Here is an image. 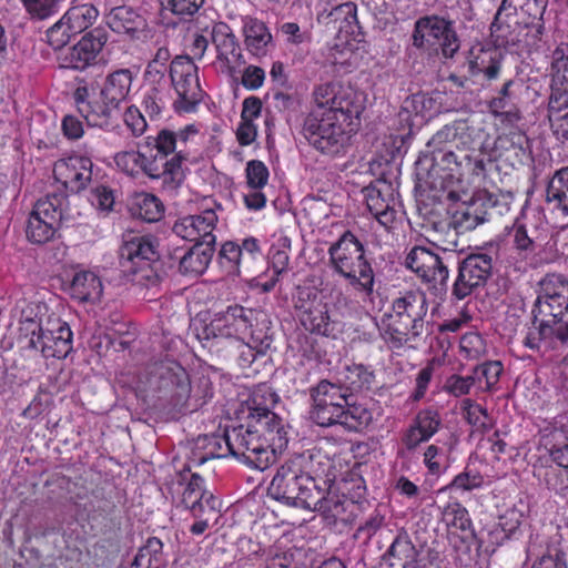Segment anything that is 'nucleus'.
Here are the masks:
<instances>
[{
    "mask_svg": "<svg viewBox=\"0 0 568 568\" xmlns=\"http://www.w3.org/2000/svg\"><path fill=\"white\" fill-rule=\"evenodd\" d=\"M312 100L313 106L303 122L305 139L323 154L344 153L364 110L359 94L351 88L327 82L314 88Z\"/></svg>",
    "mask_w": 568,
    "mask_h": 568,
    "instance_id": "obj_1",
    "label": "nucleus"
},
{
    "mask_svg": "<svg viewBox=\"0 0 568 568\" xmlns=\"http://www.w3.org/2000/svg\"><path fill=\"white\" fill-rule=\"evenodd\" d=\"M199 134L200 125L195 123L178 131L161 129L155 135L146 136L140 150L118 152L115 165L130 176L143 173L150 179H162L171 190L178 189L185 179L184 165L190 162Z\"/></svg>",
    "mask_w": 568,
    "mask_h": 568,
    "instance_id": "obj_2",
    "label": "nucleus"
},
{
    "mask_svg": "<svg viewBox=\"0 0 568 568\" xmlns=\"http://www.w3.org/2000/svg\"><path fill=\"white\" fill-rule=\"evenodd\" d=\"M134 73L129 68L111 70L101 84L89 83L75 78L77 87L72 98L79 114L89 126L113 131L119 126L121 105L128 100Z\"/></svg>",
    "mask_w": 568,
    "mask_h": 568,
    "instance_id": "obj_3",
    "label": "nucleus"
},
{
    "mask_svg": "<svg viewBox=\"0 0 568 568\" xmlns=\"http://www.w3.org/2000/svg\"><path fill=\"white\" fill-rule=\"evenodd\" d=\"M531 326L523 339L525 347L539 351L541 345L551 347L556 341H568V278L547 275L534 303Z\"/></svg>",
    "mask_w": 568,
    "mask_h": 568,
    "instance_id": "obj_4",
    "label": "nucleus"
},
{
    "mask_svg": "<svg viewBox=\"0 0 568 568\" xmlns=\"http://www.w3.org/2000/svg\"><path fill=\"white\" fill-rule=\"evenodd\" d=\"M428 308L427 294L419 288L405 291L393 298L389 312L383 315L378 326L386 347L396 354L416 349L430 323Z\"/></svg>",
    "mask_w": 568,
    "mask_h": 568,
    "instance_id": "obj_5",
    "label": "nucleus"
},
{
    "mask_svg": "<svg viewBox=\"0 0 568 568\" xmlns=\"http://www.w3.org/2000/svg\"><path fill=\"white\" fill-rule=\"evenodd\" d=\"M17 341L22 347L40 351L45 358H65L73 347L69 324L48 313L44 304H30L21 312Z\"/></svg>",
    "mask_w": 568,
    "mask_h": 568,
    "instance_id": "obj_6",
    "label": "nucleus"
},
{
    "mask_svg": "<svg viewBox=\"0 0 568 568\" xmlns=\"http://www.w3.org/2000/svg\"><path fill=\"white\" fill-rule=\"evenodd\" d=\"M192 464L185 463L179 471L175 491L176 507L189 511L193 523L189 527L192 536H202L215 528L222 517V503L205 488V480L193 473Z\"/></svg>",
    "mask_w": 568,
    "mask_h": 568,
    "instance_id": "obj_7",
    "label": "nucleus"
},
{
    "mask_svg": "<svg viewBox=\"0 0 568 568\" xmlns=\"http://www.w3.org/2000/svg\"><path fill=\"white\" fill-rule=\"evenodd\" d=\"M245 450V464L258 470H265L275 463L288 444L287 426L277 415L247 420L240 425Z\"/></svg>",
    "mask_w": 568,
    "mask_h": 568,
    "instance_id": "obj_8",
    "label": "nucleus"
},
{
    "mask_svg": "<svg viewBox=\"0 0 568 568\" xmlns=\"http://www.w3.org/2000/svg\"><path fill=\"white\" fill-rule=\"evenodd\" d=\"M329 265L335 274L364 297L374 292L375 273L364 244L351 231H345L328 247Z\"/></svg>",
    "mask_w": 568,
    "mask_h": 568,
    "instance_id": "obj_9",
    "label": "nucleus"
},
{
    "mask_svg": "<svg viewBox=\"0 0 568 568\" xmlns=\"http://www.w3.org/2000/svg\"><path fill=\"white\" fill-rule=\"evenodd\" d=\"M119 262L134 284L153 287L161 281L159 243L152 235L134 232L124 234L119 248Z\"/></svg>",
    "mask_w": 568,
    "mask_h": 568,
    "instance_id": "obj_10",
    "label": "nucleus"
},
{
    "mask_svg": "<svg viewBox=\"0 0 568 568\" xmlns=\"http://www.w3.org/2000/svg\"><path fill=\"white\" fill-rule=\"evenodd\" d=\"M254 321V308L234 304L212 318L209 324L194 326L195 336L209 353L225 352L233 339H244Z\"/></svg>",
    "mask_w": 568,
    "mask_h": 568,
    "instance_id": "obj_11",
    "label": "nucleus"
},
{
    "mask_svg": "<svg viewBox=\"0 0 568 568\" xmlns=\"http://www.w3.org/2000/svg\"><path fill=\"white\" fill-rule=\"evenodd\" d=\"M493 130V125L485 121L459 119L444 125L437 131L430 139L428 145L449 144L460 153H474L478 151L480 154L486 155Z\"/></svg>",
    "mask_w": 568,
    "mask_h": 568,
    "instance_id": "obj_12",
    "label": "nucleus"
},
{
    "mask_svg": "<svg viewBox=\"0 0 568 568\" xmlns=\"http://www.w3.org/2000/svg\"><path fill=\"white\" fill-rule=\"evenodd\" d=\"M412 41L415 48L440 53L445 58H453L460 47L454 21L437 14L415 21Z\"/></svg>",
    "mask_w": 568,
    "mask_h": 568,
    "instance_id": "obj_13",
    "label": "nucleus"
},
{
    "mask_svg": "<svg viewBox=\"0 0 568 568\" xmlns=\"http://www.w3.org/2000/svg\"><path fill=\"white\" fill-rule=\"evenodd\" d=\"M296 308L301 324L312 334L336 338L343 333L344 324L338 313L310 290L298 293Z\"/></svg>",
    "mask_w": 568,
    "mask_h": 568,
    "instance_id": "obj_14",
    "label": "nucleus"
},
{
    "mask_svg": "<svg viewBox=\"0 0 568 568\" xmlns=\"http://www.w3.org/2000/svg\"><path fill=\"white\" fill-rule=\"evenodd\" d=\"M170 78L178 94L174 109L178 113H192L203 100L199 68L189 55H178L170 63Z\"/></svg>",
    "mask_w": 568,
    "mask_h": 568,
    "instance_id": "obj_15",
    "label": "nucleus"
},
{
    "mask_svg": "<svg viewBox=\"0 0 568 568\" xmlns=\"http://www.w3.org/2000/svg\"><path fill=\"white\" fill-rule=\"evenodd\" d=\"M243 435L239 426L225 429L223 434L199 436L187 458L189 464L199 467L207 460L233 456L245 463Z\"/></svg>",
    "mask_w": 568,
    "mask_h": 568,
    "instance_id": "obj_16",
    "label": "nucleus"
},
{
    "mask_svg": "<svg viewBox=\"0 0 568 568\" xmlns=\"http://www.w3.org/2000/svg\"><path fill=\"white\" fill-rule=\"evenodd\" d=\"M152 377L159 397L175 408L185 407L192 390L187 371L176 361H162L155 365Z\"/></svg>",
    "mask_w": 568,
    "mask_h": 568,
    "instance_id": "obj_17",
    "label": "nucleus"
},
{
    "mask_svg": "<svg viewBox=\"0 0 568 568\" xmlns=\"http://www.w3.org/2000/svg\"><path fill=\"white\" fill-rule=\"evenodd\" d=\"M495 262L496 257L489 252L470 253L460 260L452 295L457 300H464L484 288L493 276Z\"/></svg>",
    "mask_w": 568,
    "mask_h": 568,
    "instance_id": "obj_18",
    "label": "nucleus"
},
{
    "mask_svg": "<svg viewBox=\"0 0 568 568\" xmlns=\"http://www.w3.org/2000/svg\"><path fill=\"white\" fill-rule=\"evenodd\" d=\"M312 399L311 418L321 427H331L339 422L347 406L348 393L342 385L322 379L310 389Z\"/></svg>",
    "mask_w": 568,
    "mask_h": 568,
    "instance_id": "obj_19",
    "label": "nucleus"
},
{
    "mask_svg": "<svg viewBox=\"0 0 568 568\" xmlns=\"http://www.w3.org/2000/svg\"><path fill=\"white\" fill-rule=\"evenodd\" d=\"M548 0H503L495 19L491 23V32L495 34L496 40L501 45L515 44L520 41L518 38L513 37L509 31L511 23H518L516 12L519 10L521 14L531 19L530 23L541 21L547 8Z\"/></svg>",
    "mask_w": 568,
    "mask_h": 568,
    "instance_id": "obj_20",
    "label": "nucleus"
},
{
    "mask_svg": "<svg viewBox=\"0 0 568 568\" xmlns=\"http://www.w3.org/2000/svg\"><path fill=\"white\" fill-rule=\"evenodd\" d=\"M263 258L262 241L254 236H247L241 241H226L219 252V263L229 275L250 273Z\"/></svg>",
    "mask_w": 568,
    "mask_h": 568,
    "instance_id": "obj_21",
    "label": "nucleus"
},
{
    "mask_svg": "<svg viewBox=\"0 0 568 568\" xmlns=\"http://www.w3.org/2000/svg\"><path fill=\"white\" fill-rule=\"evenodd\" d=\"M405 265L433 288L442 291L447 287L449 270L443 258L432 250L414 246L406 255Z\"/></svg>",
    "mask_w": 568,
    "mask_h": 568,
    "instance_id": "obj_22",
    "label": "nucleus"
},
{
    "mask_svg": "<svg viewBox=\"0 0 568 568\" xmlns=\"http://www.w3.org/2000/svg\"><path fill=\"white\" fill-rule=\"evenodd\" d=\"M366 206L377 222L387 231L394 229V224L400 214V204L394 195L390 183L377 181L363 189Z\"/></svg>",
    "mask_w": 568,
    "mask_h": 568,
    "instance_id": "obj_23",
    "label": "nucleus"
},
{
    "mask_svg": "<svg viewBox=\"0 0 568 568\" xmlns=\"http://www.w3.org/2000/svg\"><path fill=\"white\" fill-rule=\"evenodd\" d=\"M108 41V32L103 28H94L87 32L61 58V67L84 71L97 63V59Z\"/></svg>",
    "mask_w": 568,
    "mask_h": 568,
    "instance_id": "obj_24",
    "label": "nucleus"
},
{
    "mask_svg": "<svg viewBox=\"0 0 568 568\" xmlns=\"http://www.w3.org/2000/svg\"><path fill=\"white\" fill-rule=\"evenodd\" d=\"M529 154L528 136L517 128L504 132L496 138L491 133L489 148L486 152L489 159L503 161L513 168L523 165L528 160Z\"/></svg>",
    "mask_w": 568,
    "mask_h": 568,
    "instance_id": "obj_25",
    "label": "nucleus"
},
{
    "mask_svg": "<svg viewBox=\"0 0 568 568\" xmlns=\"http://www.w3.org/2000/svg\"><path fill=\"white\" fill-rule=\"evenodd\" d=\"M93 162L83 155H70L57 160L53 164L54 180L70 193L83 191L92 180Z\"/></svg>",
    "mask_w": 568,
    "mask_h": 568,
    "instance_id": "obj_26",
    "label": "nucleus"
},
{
    "mask_svg": "<svg viewBox=\"0 0 568 568\" xmlns=\"http://www.w3.org/2000/svg\"><path fill=\"white\" fill-rule=\"evenodd\" d=\"M217 220L216 212L213 209H207L200 214L178 219L172 231L176 236L189 242H194V244L201 242L204 245H215L216 236L214 231Z\"/></svg>",
    "mask_w": 568,
    "mask_h": 568,
    "instance_id": "obj_27",
    "label": "nucleus"
},
{
    "mask_svg": "<svg viewBox=\"0 0 568 568\" xmlns=\"http://www.w3.org/2000/svg\"><path fill=\"white\" fill-rule=\"evenodd\" d=\"M290 458L305 477L310 476L320 480L336 481L338 476L342 475L339 458L331 457L322 448L306 449L302 453L293 454Z\"/></svg>",
    "mask_w": 568,
    "mask_h": 568,
    "instance_id": "obj_28",
    "label": "nucleus"
},
{
    "mask_svg": "<svg viewBox=\"0 0 568 568\" xmlns=\"http://www.w3.org/2000/svg\"><path fill=\"white\" fill-rule=\"evenodd\" d=\"M303 478V474L294 466L293 460L287 458L277 468L267 488L268 495L287 506L295 507Z\"/></svg>",
    "mask_w": 568,
    "mask_h": 568,
    "instance_id": "obj_29",
    "label": "nucleus"
},
{
    "mask_svg": "<svg viewBox=\"0 0 568 568\" xmlns=\"http://www.w3.org/2000/svg\"><path fill=\"white\" fill-rule=\"evenodd\" d=\"M244 45L256 58L265 57L273 47V37L266 23L254 17L243 18Z\"/></svg>",
    "mask_w": 568,
    "mask_h": 568,
    "instance_id": "obj_30",
    "label": "nucleus"
},
{
    "mask_svg": "<svg viewBox=\"0 0 568 568\" xmlns=\"http://www.w3.org/2000/svg\"><path fill=\"white\" fill-rule=\"evenodd\" d=\"M334 484L333 480L326 481L304 476L295 507L318 511L328 509L327 496Z\"/></svg>",
    "mask_w": 568,
    "mask_h": 568,
    "instance_id": "obj_31",
    "label": "nucleus"
},
{
    "mask_svg": "<svg viewBox=\"0 0 568 568\" xmlns=\"http://www.w3.org/2000/svg\"><path fill=\"white\" fill-rule=\"evenodd\" d=\"M388 568H416L417 550L407 532H399L383 555Z\"/></svg>",
    "mask_w": 568,
    "mask_h": 568,
    "instance_id": "obj_32",
    "label": "nucleus"
},
{
    "mask_svg": "<svg viewBox=\"0 0 568 568\" xmlns=\"http://www.w3.org/2000/svg\"><path fill=\"white\" fill-rule=\"evenodd\" d=\"M210 41L215 47L217 60L229 68L242 58L239 40L226 22L219 26L214 33L210 36Z\"/></svg>",
    "mask_w": 568,
    "mask_h": 568,
    "instance_id": "obj_33",
    "label": "nucleus"
},
{
    "mask_svg": "<svg viewBox=\"0 0 568 568\" xmlns=\"http://www.w3.org/2000/svg\"><path fill=\"white\" fill-rule=\"evenodd\" d=\"M549 94L568 95V42H560L550 53Z\"/></svg>",
    "mask_w": 568,
    "mask_h": 568,
    "instance_id": "obj_34",
    "label": "nucleus"
},
{
    "mask_svg": "<svg viewBox=\"0 0 568 568\" xmlns=\"http://www.w3.org/2000/svg\"><path fill=\"white\" fill-rule=\"evenodd\" d=\"M215 245L194 244L181 257L179 271L183 275L197 276L205 272L214 253Z\"/></svg>",
    "mask_w": 568,
    "mask_h": 568,
    "instance_id": "obj_35",
    "label": "nucleus"
},
{
    "mask_svg": "<svg viewBox=\"0 0 568 568\" xmlns=\"http://www.w3.org/2000/svg\"><path fill=\"white\" fill-rule=\"evenodd\" d=\"M442 521L452 535L462 534V538L473 536V521L467 508L459 501H449L442 511Z\"/></svg>",
    "mask_w": 568,
    "mask_h": 568,
    "instance_id": "obj_36",
    "label": "nucleus"
},
{
    "mask_svg": "<svg viewBox=\"0 0 568 568\" xmlns=\"http://www.w3.org/2000/svg\"><path fill=\"white\" fill-rule=\"evenodd\" d=\"M252 347L256 348L260 355L266 354L274 342V329L268 315L263 311L254 310V321L248 328L247 336Z\"/></svg>",
    "mask_w": 568,
    "mask_h": 568,
    "instance_id": "obj_37",
    "label": "nucleus"
},
{
    "mask_svg": "<svg viewBox=\"0 0 568 568\" xmlns=\"http://www.w3.org/2000/svg\"><path fill=\"white\" fill-rule=\"evenodd\" d=\"M102 282L91 271L77 272L70 284V295L80 302H95L102 296Z\"/></svg>",
    "mask_w": 568,
    "mask_h": 568,
    "instance_id": "obj_38",
    "label": "nucleus"
},
{
    "mask_svg": "<svg viewBox=\"0 0 568 568\" xmlns=\"http://www.w3.org/2000/svg\"><path fill=\"white\" fill-rule=\"evenodd\" d=\"M546 202L562 216H568V166L555 171L546 186Z\"/></svg>",
    "mask_w": 568,
    "mask_h": 568,
    "instance_id": "obj_39",
    "label": "nucleus"
},
{
    "mask_svg": "<svg viewBox=\"0 0 568 568\" xmlns=\"http://www.w3.org/2000/svg\"><path fill=\"white\" fill-rule=\"evenodd\" d=\"M503 67V55L494 49H480L469 60V72L471 75L481 74L486 81L499 79Z\"/></svg>",
    "mask_w": 568,
    "mask_h": 568,
    "instance_id": "obj_40",
    "label": "nucleus"
},
{
    "mask_svg": "<svg viewBox=\"0 0 568 568\" xmlns=\"http://www.w3.org/2000/svg\"><path fill=\"white\" fill-rule=\"evenodd\" d=\"M547 118L557 140H568V95L549 94Z\"/></svg>",
    "mask_w": 568,
    "mask_h": 568,
    "instance_id": "obj_41",
    "label": "nucleus"
},
{
    "mask_svg": "<svg viewBox=\"0 0 568 568\" xmlns=\"http://www.w3.org/2000/svg\"><path fill=\"white\" fill-rule=\"evenodd\" d=\"M343 416L336 425L342 426L347 432L361 433L364 432L373 422V410L366 403L349 402L347 396V406L343 409Z\"/></svg>",
    "mask_w": 568,
    "mask_h": 568,
    "instance_id": "obj_42",
    "label": "nucleus"
},
{
    "mask_svg": "<svg viewBox=\"0 0 568 568\" xmlns=\"http://www.w3.org/2000/svg\"><path fill=\"white\" fill-rule=\"evenodd\" d=\"M99 10L90 2L73 0L71 7L61 17L77 36L89 29L98 19Z\"/></svg>",
    "mask_w": 568,
    "mask_h": 568,
    "instance_id": "obj_43",
    "label": "nucleus"
},
{
    "mask_svg": "<svg viewBox=\"0 0 568 568\" xmlns=\"http://www.w3.org/2000/svg\"><path fill=\"white\" fill-rule=\"evenodd\" d=\"M375 378V374L364 364L352 363L345 365L338 372V385L348 392H358L364 388L369 389Z\"/></svg>",
    "mask_w": 568,
    "mask_h": 568,
    "instance_id": "obj_44",
    "label": "nucleus"
},
{
    "mask_svg": "<svg viewBox=\"0 0 568 568\" xmlns=\"http://www.w3.org/2000/svg\"><path fill=\"white\" fill-rule=\"evenodd\" d=\"M165 566L163 542L158 537H150L139 548L130 568H165Z\"/></svg>",
    "mask_w": 568,
    "mask_h": 568,
    "instance_id": "obj_45",
    "label": "nucleus"
},
{
    "mask_svg": "<svg viewBox=\"0 0 568 568\" xmlns=\"http://www.w3.org/2000/svg\"><path fill=\"white\" fill-rule=\"evenodd\" d=\"M433 160L440 170L447 171L446 178H463L465 153L457 154L449 144L433 145Z\"/></svg>",
    "mask_w": 568,
    "mask_h": 568,
    "instance_id": "obj_46",
    "label": "nucleus"
},
{
    "mask_svg": "<svg viewBox=\"0 0 568 568\" xmlns=\"http://www.w3.org/2000/svg\"><path fill=\"white\" fill-rule=\"evenodd\" d=\"M278 397L267 385H258L251 394L247 404L250 414L247 420L255 418H266L268 415H276L272 407L276 404Z\"/></svg>",
    "mask_w": 568,
    "mask_h": 568,
    "instance_id": "obj_47",
    "label": "nucleus"
},
{
    "mask_svg": "<svg viewBox=\"0 0 568 568\" xmlns=\"http://www.w3.org/2000/svg\"><path fill=\"white\" fill-rule=\"evenodd\" d=\"M67 204V195L61 192H54L47 194L42 199H39L34 204L32 211H34L38 215H42V217H45L55 225L60 226V222L63 217Z\"/></svg>",
    "mask_w": 568,
    "mask_h": 568,
    "instance_id": "obj_48",
    "label": "nucleus"
},
{
    "mask_svg": "<svg viewBox=\"0 0 568 568\" xmlns=\"http://www.w3.org/2000/svg\"><path fill=\"white\" fill-rule=\"evenodd\" d=\"M108 19L109 27L116 33L133 34L142 23L141 16L126 6L112 9Z\"/></svg>",
    "mask_w": 568,
    "mask_h": 568,
    "instance_id": "obj_49",
    "label": "nucleus"
},
{
    "mask_svg": "<svg viewBox=\"0 0 568 568\" xmlns=\"http://www.w3.org/2000/svg\"><path fill=\"white\" fill-rule=\"evenodd\" d=\"M463 416L475 432L485 434L494 426L493 419L487 409L470 398L462 400Z\"/></svg>",
    "mask_w": 568,
    "mask_h": 568,
    "instance_id": "obj_50",
    "label": "nucleus"
},
{
    "mask_svg": "<svg viewBox=\"0 0 568 568\" xmlns=\"http://www.w3.org/2000/svg\"><path fill=\"white\" fill-rule=\"evenodd\" d=\"M134 215L144 222L154 223L163 217L164 205L154 194L141 193L135 197Z\"/></svg>",
    "mask_w": 568,
    "mask_h": 568,
    "instance_id": "obj_51",
    "label": "nucleus"
},
{
    "mask_svg": "<svg viewBox=\"0 0 568 568\" xmlns=\"http://www.w3.org/2000/svg\"><path fill=\"white\" fill-rule=\"evenodd\" d=\"M58 229V225L31 211L28 217L26 234L30 242L44 244L53 239Z\"/></svg>",
    "mask_w": 568,
    "mask_h": 568,
    "instance_id": "obj_52",
    "label": "nucleus"
},
{
    "mask_svg": "<svg viewBox=\"0 0 568 568\" xmlns=\"http://www.w3.org/2000/svg\"><path fill=\"white\" fill-rule=\"evenodd\" d=\"M245 339H233L232 346L225 348V352L211 354L222 359L234 358L241 368H247L254 363L260 353Z\"/></svg>",
    "mask_w": 568,
    "mask_h": 568,
    "instance_id": "obj_53",
    "label": "nucleus"
},
{
    "mask_svg": "<svg viewBox=\"0 0 568 568\" xmlns=\"http://www.w3.org/2000/svg\"><path fill=\"white\" fill-rule=\"evenodd\" d=\"M509 234L513 237V247L521 258L527 260L535 255L537 245L534 239L528 234L525 223L517 219Z\"/></svg>",
    "mask_w": 568,
    "mask_h": 568,
    "instance_id": "obj_54",
    "label": "nucleus"
},
{
    "mask_svg": "<svg viewBox=\"0 0 568 568\" xmlns=\"http://www.w3.org/2000/svg\"><path fill=\"white\" fill-rule=\"evenodd\" d=\"M568 442V435L562 426L555 423L546 422L538 432L539 447L544 448L548 454L554 449L562 446Z\"/></svg>",
    "mask_w": 568,
    "mask_h": 568,
    "instance_id": "obj_55",
    "label": "nucleus"
},
{
    "mask_svg": "<svg viewBox=\"0 0 568 568\" xmlns=\"http://www.w3.org/2000/svg\"><path fill=\"white\" fill-rule=\"evenodd\" d=\"M503 371L501 362L487 361L474 368L473 376L476 377V383L485 382L484 389L490 392L498 384Z\"/></svg>",
    "mask_w": 568,
    "mask_h": 568,
    "instance_id": "obj_56",
    "label": "nucleus"
},
{
    "mask_svg": "<svg viewBox=\"0 0 568 568\" xmlns=\"http://www.w3.org/2000/svg\"><path fill=\"white\" fill-rule=\"evenodd\" d=\"M524 514L515 506L506 508L499 516L497 527L504 534L501 541L509 539L516 534L523 523Z\"/></svg>",
    "mask_w": 568,
    "mask_h": 568,
    "instance_id": "obj_57",
    "label": "nucleus"
},
{
    "mask_svg": "<svg viewBox=\"0 0 568 568\" xmlns=\"http://www.w3.org/2000/svg\"><path fill=\"white\" fill-rule=\"evenodd\" d=\"M544 480L548 489L561 497L568 496V468L548 466L545 469Z\"/></svg>",
    "mask_w": 568,
    "mask_h": 568,
    "instance_id": "obj_58",
    "label": "nucleus"
},
{
    "mask_svg": "<svg viewBox=\"0 0 568 568\" xmlns=\"http://www.w3.org/2000/svg\"><path fill=\"white\" fill-rule=\"evenodd\" d=\"M475 205H469L464 210H457L450 221V225L454 226L456 231H469L474 230L479 224L486 221L485 216H479L476 214Z\"/></svg>",
    "mask_w": 568,
    "mask_h": 568,
    "instance_id": "obj_59",
    "label": "nucleus"
},
{
    "mask_svg": "<svg viewBox=\"0 0 568 568\" xmlns=\"http://www.w3.org/2000/svg\"><path fill=\"white\" fill-rule=\"evenodd\" d=\"M246 184L250 189H263L270 178V171L260 160H251L245 168Z\"/></svg>",
    "mask_w": 568,
    "mask_h": 568,
    "instance_id": "obj_60",
    "label": "nucleus"
},
{
    "mask_svg": "<svg viewBox=\"0 0 568 568\" xmlns=\"http://www.w3.org/2000/svg\"><path fill=\"white\" fill-rule=\"evenodd\" d=\"M26 11L33 18L44 20L59 10L63 0H21Z\"/></svg>",
    "mask_w": 568,
    "mask_h": 568,
    "instance_id": "obj_61",
    "label": "nucleus"
},
{
    "mask_svg": "<svg viewBox=\"0 0 568 568\" xmlns=\"http://www.w3.org/2000/svg\"><path fill=\"white\" fill-rule=\"evenodd\" d=\"M297 352L306 362L315 364L321 363L326 355L320 342L311 335H303L298 338Z\"/></svg>",
    "mask_w": 568,
    "mask_h": 568,
    "instance_id": "obj_62",
    "label": "nucleus"
},
{
    "mask_svg": "<svg viewBox=\"0 0 568 568\" xmlns=\"http://www.w3.org/2000/svg\"><path fill=\"white\" fill-rule=\"evenodd\" d=\"M475 384L476 377L473 375L462 376L458 374H453L446 378L443 389L450 396L462 397L468 395Z\"/></svg>",
    "mask_w": 568,
    "mask_h": 568,
    "instance_id": "obj_63",
    "label": "nucleus"
},
{
    "mask_svg": "<svg viewBox=\"0 0 568 568\" xmlns=\"http://www.w3.org/2000/svg\"><path fill=\"white\" fill-rule=\"evenodd\" d=\"M68 27L69 24H67L64 20L61 18L59 21H57L52 27L48 29L47 41L49 45L52 47L54 50L62 49L70 42L71 38L77 36Z\"/></svg>",
    "mask_w": 568,
    "mask_h": 568,
    "instance_id": "obj_64",
    "label": "nucleus"
}]
</instances>
